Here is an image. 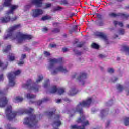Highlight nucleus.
Returning <instances> with one entry per match:
<instances>
[{
  "label": "nucleus",
  "mask_w": 129,
  "mask_h": 129,
  "mask_svg": "<svg viewBox=\"0 0 129 129\" xmlns=\"http://www.w3.org/2000/svg\"><path fill=\"white\" fill-rule=\"evenodd\" d=\"M83 45H84V43L83 42H80L79 43H78L77 45V47H78V48H81V47H82V46H83Z\"/></svg>",
  "instance_id": "obj_40"
},
{
  "label": "nucleus",
  "mask_w": 129,
  "mask_h": 129,
  "mask_svg": "<svg viewBox=\"0 0 129 129\" xmlns=\"http://www.w3.org/2000/svg\"><path fill=\"white\" fill-rule=\"evenodd\" d=\"M44 55L46 57H48V56H50V53H49V52L45 51L44 52Z\"/></svg>",
  "instance_id": "obj_46"
},
{
  "label": "nucleus",
  "mask_w": 129,
  "mask_h": 129,
  "mask_svg": "<svg viewBox=\"0 0 129 129\" xmlns=\"http://www.w3.org/2000/svg\"><path fill=\"white\" fill-rule=\"evenodd\" d=\"M126 28H127V29H129V24L126 25Z\"/></svg>",
  "instance_id": "obj_64"
},
{
  "label": "nucleus",
  "mask_w": 129,
  "mask_h": 129,
  "mask_svg": "<svg viewBox=\"0 0 129 129\" xmlns=\"http://www.w3.org/2000/svg\"><path fill=\"white\" fill-rule=\"evenodd\" d=\"M21 74V70H17L15 72L9 73L7 77L9 79V84L10 86H15L16 84V76Z\"/></svg>",
  "instance_id": "obj_7"
},
{
  "label": "nucleus",
  "mask_w": 129,
  "mask_h": 129,
  "mask_svg": "<svg viewBox=\"0 0 129 129\" xmlns=\"http://www.w3.org/2000/svg\"><path fill=\"white\" fill-rule=\"evenodd\" d=\"M61 100L60 99H58L57 100H56V103H61Z\"/></svg>",
  "instance_id": "obj_54"
},
{
  "label": "nucleus",
  "mask_w": 129,
  "mask_h": 129,
  "mask_svg": "<svg viewBox=\"0 0 129 129\" xmlns=\"http://www.w3.org/2000/svg\"><path fill=\"white\" fill-rule=\"evenodd\" d=\"M120 16L121 17H123L124 18H125V19H127V18H129V15L127 14H125L124 13H121L120 14Z\"/></svg>",
  "instance_id": "obj_38"
},
{
  "label": "nucleus",
  "mask_w": 129,
  "mask_h": 129,
  "mask_svg": "<svg viewBox=\"0 0 129 129\" xmlns=\"http://www.w3.org/2000/svg\"><path fill=\"white\" fill-rule=\"evenodd\" d=\"M31 4L35 5V6H37V7H42L43 0H32Z\"/></svg>",
  "instance_id": "obj_15"
},
{
  "label": "nucleus",
  "mask_w": 129,
  "mask_h": 129,
  "mask_svg": "<svg viewBox=\"0 0 129 129\" xmlns=\"http://www.w3.org/2000/svg\"><path fill=\"white\" fill-rule=\"evenodd\" d=\"M22 87L25 88V89L33 90L34 92H38V91H39V88H40V86L33 84V81L31 79L28 80L26 83L23 84Z\"/></svg>",
  "instance_id": "obj_6"
},
{
  "label": "nucleus",
  "mask_w": 129,
  "mask_h": 129,
  "mask_svg": "<svg viewBox=\"0 0 129 129\" xmlns=\"http://www.w3.org/2000/svg\"><path fill=\"white\" fill-rule=\"evenodd\" d=\"M31 7H32V5L30 4V5H27L26 6V8L27 9H29V8H31Z\"/></svg>",
  "instance_id": "obj_58"
},
{
  "label": "nucleus",
  "mask_w": 129,
  "mask_h": 129,
  "mask_svg": "<svg viewBox=\"0 0 129 129\" xmlns=\"http://www.w3.org/2000/svg\"><path fill=\"white\" fill-rule=\"evenodd\" d=\"M96 16L98 19H99V20H101V18H102V16L101 15H100L98 13H96Z\"/></svg>",
  "instance_id": "obj_43"
},
{
  "label": "nucleus",
  "mask_w": 129,
  "mask_h": 129,
  "mask_svg": "<svg viewBox=\"0 0 129 129\" xmlns=\"http://www.w3.org/2000/svg\"><path fill=\"white\" fill-rule=\"evenodd\" d=\"M26 97L28 98V99H32L33 98H35L36 95L28 93L27 94Z\"/></svg>",
  "instance_id": "obj_25"
},
{
  "label": "nucleus",
  "mask_w": 129,
  "mask_h": 129,
  "mask_svg": "<svg viewBox=\"0 0 129 129\" xmlns=\"http://www.w3.org/2000/svg\"><path fill=\"white\" fill-rule=\"evenodd\" d=\"M48 30L49 29L47 27H44L42 29L43 32H48Z\"/></svg>",
  "instance_id": "obj_47"
},
{
  "label": "nucleus",
  "mask_w": 129,
  "mask_h": 129,
  "mask_svg": "<svg viewBox=\"0 0 129 129\" xmlns=\"http://www.w3.org/2000/svg\"><path fill=\"white\" fill-rule=\"evenodd\" d=\"M53 32H54L55 33H59L60 29L55 28V29H54Z\"/></svg>",
  "instance_id": "obj_44"
},
{
  "label": "nucleus",
  "mask_w": 129,
  "mask_h": 129,
  "mask_svg": "<svg viewBox=\"0 0 129 129\" xmlns=\"http://www.w3.org/2000/svg\"><path fill=\"white\" fill-rule=\"evenodd\" d=\"M43 10L40 9H36L32 10V17L33 18H38L39 16L43 15Z\"/></svg>",
  "instance_id": "obj_11"
},
{
  "label": "nucleus",
  "mask_w": 129,
  "mask_h": 129,
  "mask_svg": "<svg viewBox=\"0 0 129 129\" xmlns=\"http://www.w3.org/2000/svg\"><path fill=\"white\" fill-rule=\"evenodd\" d=\"M107 72L109 73H113L114 72V69L112 68H108Z\"/></svg>",
  "instance_id": "obj_35"
},
{
  "label": "nucleus",
  "mask_w": 129,
  "mask_h": 129,
  "mask_svg": "<svg viewBox=\"0 0 129 129\" xmlns=\"http://www.w3.org/2000/svg\"><path fill=\"white\" fill-rule=\"evenodd\" d=\"M18 64V65H19L20 66H21V65H23V64H24V61L22 60V61H20Z\"/></svg>",
  "instance_id": "obj_53"
},
{
  "label": "nucleus",
  "mask_w": 129,
  "mask_h": 129,
  "mask_svg": "<svg viewBox=\"0 0 129 129\" xmlns=\"http://www.w3.org/2000/svg\"><path fill=\"white\" fill-rule=\"evenodd\" d=\"M44 77H43V75H40L38 76V78L36 80V83H39V82H41L43 80V79Z\"/></svg>",
  "instance_id": "obj_27"
},
{
  "label": "nucleus",
  "mask_w": 129,
  "mask_h": 129,
  "mask_svg": "<svg viewBox=\"0 0 129 129\" xmlns=\"http://www.w3.org/2000/svg\"><path fill=\"white\" fill-rule=\"evenodd\" d=\"M10 61H14L15 60V54L13 53H10L8 57Z\"/></svg>",
  "instance_id": "obj_26"
},
{
  "label": "nucleus",
  "mask_w": 129,
  "mask_h": 129,
  "mask_svg": "<svg viewBox=\"0 0 129 129\" xmlns=\"http://www.w3.org/2000/svg\"><path fill=\"white\" fill-rule=\"evenodd\" d=\"M108 114V109H106V110L105 109L101 110L100 111V117L101 118H103V117H105L106 115Z\"/></svg>",
  "instance_id": "obj_16"
},
{
  "label": "nucleus",
  "mask_w": 129,
  "mask_h": 129,
  "mask_svg": "<svg viewBox=\"0 0 129 129\" xmlns=\"http://www.w3.org/2000/svg\"><path fill=\"white\" fill-rule=\"evenodd\" d=\"M50 85V81L49 80H46L44 84V88H47L48 87V86Z\"/></svg>",
  "instance_id": "obj_30"
},
{
  "label": "nucleus",
  "mask_w": 129,
  "mask_h": 129,
  "mask_svg": "<svg viewBox=\"0 0 129 129\" xmlns=\"http://www.w3.org/2000/svg\"><path fill=\"white\" fill-rule=\"evenodd\" d=\"M113 24H114V26H115V27H116V26H117V25H118V21H114L113 22Z\"/></svg>",
  "instance_id": "obj_49"
},
{
  "label": "nucleus",
  "mask_w": 129,
  "mask_h": 129,
  "mask_svg": "<svg viewBox=\"0 0 129 129\" xmlns=\"http://www.w3.org/2000/svg\"><path fill=\"white\" fill-rule=\"evenodd\" d=\"M61 61H62L61 58H50L49 59V64L47 68L52 75H56V74H58V72H62L63 73H67L69 71L66 69V67L62 65L58 67L55 66V64L60 63Z\"/></svg>",
  "instance_id": "obj_3"
},
{
  "label": "nucleus",
  "mask_w": 129,
  "mask_h": 129,
  "mask_svg": "<svg viewBox=\"0 0 129 129\" xmlns=\"http://www.w3.org/2000/svg\"><path fill=\"white\" fill-rule=\"evenodd\" d=\"M26 58V54H22L21 56L22 60H24Z\"/></svg>",
  "instance_id": "obj_55"
},
{
  "label": "nucleus",
  "mask_w": 129,
  "mask_h": 129,
  "mask_svg": "<svg viewBox=\"0 0 129 129\" xmlns=\"http://www.w3.org/2000/svg\"><path fill=\"white\" fill-rule=\"evenodd\" d=\"M8 92V88L1 91V107H5L8 104V99L6 97V94Z\"/></svg>",
  "instance_id": "obj_8"
},
{
  "label": "nucleus",
  "mask_w": 129,
  "mask_h": 129,
  "mask_svg": "<svg viewBox=\"0 0 129 129\" xmlns=\"http://www.w3.org/2000/svg\"><path fill=\"white\" fill-rule=\"evenodd\" d=\"M124 123L125 125L127 126L129 125V118H126L124 119Z\"/></svg>",
  "instance_id": "obj_34"
},
{
  "label": "nucleus",
  "mask_w": 129,
  "mask_h": 129,
  "mask_svg": "<svg viewBox=\"0 0 129 129\" xmlns=\"http://www.w3.org/2000/svg\"><path fill=\"white\" fill-rule=\"evenodd\" d=\"M119 33H124V29H120L119 30Z\"/></svg>",
  "instance_id": "obj_60"
},
{
  "label": "nucleus",
  "mask_w": 129,
  "mask_h": 129,
  "mask_svg": "<svg viewBox=\"0 0 129 129\" xmlns=\"http://www.w3.org/2000/svg\"><path fill=\"white\" fill-rule=\"evenodd\" d=\"M124 35V33H115L113 36V39H116V38H118V37H120L121 36H123Z\"/></svg>",
  "instance_id": "obj_22"
},
{
  "label": "nucleus",
  "mask_w": 129,
  "mask_h": 129,
  "mask_svg": "<svg viewBox=\"0 0 129 129\" xmlns=\"http://www.w3.org/2000/svg\"><path fill=\"white\" fill-rule=\"evenodd\" d=\"M104 25V23L102 21H100L99 23V26H103Z\"/></svg>",
  "instance_id": "obj_56"
},
{
  "label": "nucleus",
  "mask_w": 129,
  "mask_h": 129,
  "mask_svg": "<svg viewBox=\"0 0 129 129\" xmlns=\"http://www.w3.org/2000/svg\"><path fill=\"white\" fill-rule=\"evenodd\" d=\"M109 121L107 122V123H106V127H108V126H109Z\"/></svg>",
  "instance_id": "obj_61"
},
{
  "label": "nucleus",
  "mask_w": 129,
  "mask_h": 129,
  "mask_svg": "<svg viewBox=\"0 0 129 129\" xmlns=\"http://www.w3.org/2000/svg\"><path fill=\"white\" fill-rule=\"evenodd\" d=\"M7 66H8V64L7 63H4L2 62H1V70H5V69H6Z\"/></svg>",
  "instance_id": "obj_28"
},
{
  "label": "nucleus",
  "mask_w": 129,
  "mask_h": 129,
  "mask_svg": "<svg viewBox=\"0 0 129 129\" xmlns=\"http://www.w3.org/2000/svg\"><path fill=\"white\" fill-rule=\"evenodd\" d=\"M49 100H50V99L49 98H45L43 99L42 100H40L36 102V104H37V105L40 106V105H41V104H43V103H44V102H47V101H49Z\"/></svg>",
  "instance_id": "obj_17"
},
{
  "label": "nucleus",
  "mask_w": 129,
  "mask_h": 129,
  "mask_svg": "<svg viewBox=\"0 0 129 129\" xmlns=\"http://www.w3.org/2000/svg\"><path fill=\"white\" fill-rule=\"evenodd\" d=\"M63 9H64V8L61 6H57V7L54 8L52 9V12L55 13V12H57V11H61V10H63Z\"/></svg>",
  "instance_id": "obj_24"
},
{
  "label": "nucleus",
  "mask_w": 129,
  "mask_h": 129,
  "mask_svg": "<svg viewBox=\"0 0 129 129\" xmlns=\"http://www.w3.org/2000/svg\"><path fill=\"white\" fill-rule=\"evenodd\" d=\"M64 101H66L67 102H70V101H71L70 99H69L67 98H64Z\"/></svg>",
  "instance_id": "obj_52"
},
{
  "label": "nucleus",
  "mask_w": 129,
  "mask_h": 129,
  "mask_svg": "<svg viewBox=\"0 0 129 129\" xmlns=\"http://www.w3.org/2000/svg\"><path fill=\"white\" fill-rule=\"evenodd\" d=\"M109 16H110L111 17H113L114 18H115V17H117V14H116L114 13H111L109 14Z\"/></svg>",
  "instance_id": "obj_41"
},
{
  "label": "nucleus",
  "mask_w": 129,
  "mask_h": 129,
  "mask_svg": "<svg viewBox=\"0 0 129 129\" xmlns=\"http://www.w3.org/2000/svg\"><path fill=\"white\" fill-rule=\"evenodd\" d=\"M33 111H34V109L29 108V109H23L21 112H12V106H8L5 110V113L9 120H12L17 115H22L24 113L29 114L30 117L24 119V125L28 126V127L36 128L37 124H38V117L32 113Z\"/></svg>",
  "instance_id": "obj_1"
},
{
  "label": "nucleus",
  "mask_w": 129,
  "mask_h": 129,
  "mask_svg": "<svg viewBox=\"0 0 129 129\" xmlns=\"http://www.w3.org/2000/svg\"><path fill=\"white\" fill-rule=\"evenodd\" d=\"M24 100V99L22 97L17 96L14 99V102L18 103L19 102H22Z\"/></svg>",
  "instance_id": "obj_19"
},
{
  "label": "nucleus",
  "mask_w": 129,
  "mask_h": 129,
  "mask_svg": "<svg viewBox=\"0 0 129 129\" xmlns=\"http://www.w3.org/2000/svg\"><path fill=\"white\" fill-rule=\"evenodd\" d=\"M92 104V99L91 98H89L85 101H83L77 106L76 108H74L73 110V112H79L81 115V117L78 119L77 122L78 123H82L81 126H78L77 125L71 126V129H85L86 125H89V123L88 121L85 120V116L83 114V111L82 110V107H89Z\"/></svg>",
  "instance_id": "obj_2"
},
{
  "label": "nucleus",
  "mask_w": 129,
  "mask_h": 129,
  "mask_svg": "<svg viewBox=\"0 0 129 129\" xmlns=\"http://www.w3.org/2000/svg\"><path fill=\"white\" fill-rule=\"evenodd\" d=\"M51 6H52L51 3H45L44 9H48L49 8H51Z\"/></svg>",
  "instance_id": "obj_33"
},
{
  "label": "nucleus",
  "mask_w": 129,
  "mask_h": 129,
  "mask_svg": "<svg viewBox=\"0 0 129 129\" xmlns=\"http://www.w3.org/2000/svg\"><path fill=\"white\" fill-rule=\"evenodd\" d=\"M19 28H21V24H19L17 25H15L13 26H12L10 27L8 29L9 33H12L14 32V31L17 30V29H19Z\"/></svg>",
  "instance_id": "obj_14"
},
{
  "label": "nucleus",
  "mask_w": 129,
  "mask_h": 129,
  "mask_svg": "<svg viewBox=\"0 0 129 129\" xmlns=\"http://www.w3.org/2000/svg\"><path fill=\"white\" fill-rule=\"evenodd\" d=\"M86 77H87V74L86 73H81L80 75L78 76L77 79L80 85L83 86L86 83V81H85Z\"/></svg>",
  "instance_id": "obj_9"
},
{
  "label": "nucleus",
  "mask_w": 129,
  "mask_h": 129,
  "mask_svg": "<svg viewBox=\"0 0 129 129\" xmlns=\"http://www.w3.org/2000/svg\"><path fill=\"white\" fill-rule=\"evenodd\" d=\"M11 49V45H8L6 47V49H4L3 50V52H5V53H7L8 52V51Z\"/></svg>",
  "instance_id": "obj_37"
},
{
  "label": "nucleus",
  "mask_w": 129,
  "mask_h": 129,
  "mask_svg": "<svg viewBox=\"0 0 129 129\" xmlns=\"http://www.w3.org/2000/svg\"><path fill=\"white\" fill-rule=\"evenodd\" d=\"M95 36H96L97 38H100V39H102L106 42V44H109L108 43V38L107 37V36L105 35L104 33H97L95 34Z\"/></svg>",
  "instance_id": "obj_12"
},
{
  "label": "nucleus",
  "mask_w": 129,
  "mask_h": 129,
  "mask_svg": "<svg viewBox=\"0 0 129 129\" xmlns=\"http://www.w3.org/2000/svg\"><path fill=\"white\" fill-rule=\"evenodd\" d=\"M50 46L51 48H56V47H57V45L55 44H50Z\"/></svg>",
  "instance_id": "obj_45"
},
{
  "label": "nucleus",
  "mask_w": 129,
  "mask_h": 129,
  "mask_svg": "<svg viewBox=\"0 0 129 129\" xmlns=\"http://www.w3.org/2000/svg\"><path fill=\"white\" fill-rule=\"evenodd\" d=\"M80 27L78 25H74L69 30V33H80Z\"/></svg>",
  "instance_id": "obj_13"
},
{
  "label": "nucleus",
  "mask_w": 129,
  "mask_h": 129,
  "mask_svg": "<svg viewBox=\"0 0 129 129\" xmlns=\"http://www.w3.org/2000/svg\"><path fill=\"white\" fill-rule=\"evenodd\" d=\"M7 127H8V129H16V128H13L12 126H11V124H10L7 125Z\"/></svg>",
  "instance_id": "obj_50"
},
{
  "label": "nucleus",
  "mask_w": 129,
  "mask_h": 129,
  "mask_svg": "<svg viewBox=\"0 0 129 129\" xmlns=\"http://www.w3.org/2000/svg\"><path fill=\"white\" fill-rule=\"evenodd\" d=\"M55 92H57L58 94L61 95V94H63V93L65 92V89L63 88L57 89L56 86H53L51 88L50 90V93H55Z\"/></svg>",
  "instance_id": "obj_10"
},
{
  "label": "nucleus",
  "mask_w": 129,
  "mask_h": 129,
  "mask_svg": "<svg viewBox=\"0 0 129 129\" xmlns=\"http://www.w3.org/2000/svg\"><path fill=\"white\" fill-rule=\"evenodd\" d=\"M117 90H118V92H121L123 89H124V87L123 85H121L120 84H118L116 86Z\"/></svg>",
  "instance_id": "obj_20"
},
{
  "label": "nucleus",
  "mask_w": 129,
  "mask_h": 129,
  "mask_svg": "<svg viewBox=\"0 0 129 129\" xmlns=\"http://www.w3.org/2000/svg\"><path fill=\"white\" fill-rule=\"evenodd\" d=\"M60 5H68V1L67 0H61L59 2Z\"/></svg>",
  "instance_id": "obj_32"
},
{
  "label": "nucleus",
  "mask_w": 129,
  "mask_h": 129,
  "mask_svg": "<svg viewBox=\"0 0 129 129\" xmlns=\"http://www.w3.org/2000/svg\"><path fill=\"white\" fill-rule=\"evenodd\" d=\"M122 51H123L126 55H129V47L128 46H123L122 48Z\"/></svg>",
  "instance_id": "obj_21"
},
{
  "label": "nucleus",
  "mask_w": 129,
  "mask_h": 129,
  "mask_svg": "<svg viewBox=\"0 0 129 129\" xmlns=\"http://www.w3.org/2000/svg\"><path fill=\"white\" fill-rule=\"evenodd\" d=\"M25 51H30V48H28V47H25Z\"/></svg>",
  "instance_id": "obj_62"
},
{
  "label": "nucleus",
  "mask_w": 129,
  "mask_h": 129,
  "mask_svg": "<svg viewBox=\"0 0 129 129\" xmlns=\"http://www.w3.org/2000/svg\"><path fill=\"white\" fill-rule=\"evenodd\" d=\"M91 47L93 49H99V45H98V44H97L95 43H92L91 45Z\"/></svg>",
  "instance_id": "obj_29"
},
{
  "label": "nucleus",
  "mask_w": 129,
  "mask_h": 129,
  "mask_svg": "<svg viewBox=\"0 0 129 129\" xmlns=\"http://www.w3.org/2000/svg\"><path fill=\"white\" fill-rule=\"evenodd\" d=\"M33 38H34V37L30 35L17 33L16 35H15L12 33H9L4 37V40H8V39L17 40L18 43H23L25 40H32Z\"/></svg>",
  "instance_id": "obj_5"
},
{
  "label": "nucleus",
  "mask_w": 129,
  "mask_h": 129,
  "mask_svg": "<svg viewBox=\"0 0 129 129\" xmlns=\"http://www.w3.org/2000/svg\"><path fill=\"white\" fill-rule=\"evenodd\" d=\"M113 104V100H111L105 103V106L108 107L111 106Z\"/></svg>",
  "instance_id": "obj_23"
},
{
  "label": "nucleus",
  "mask_w": 129,
  "mask_h": 129,
  "mask_svg": "<svg viewBox=\"0 0 129 129\" xmlns=\"http://www.w3.org/2000/svg\"><path fill=\"white\" fill-rule=\"evenodd\" d=\"M12 0H5L4 3V7H10V10L6 12V15L7 16L2 17L1 19V22L2 23H9V22H15L18 19V16H15L14 17H11L9 15H14V11L16 9H18V5H12Z\"/></svg>",
  "instance_id": "obj_4"
},
{
  "label": "nucleus",
  "mask_w": 129,
  "mask_h": 129,
  "mask_svg": "<svg viewBox=\"0 0 129 129\" xmlns=\"http://www.w3.org/2000/svg\"><path fill=\"white\" fill-rule=\"evenodd\" d=\"M62 51L63 52H67V51H68V49L67 48H62Z\"/></svg>",
  "instance_id": "obj_59"
},
{
  "label": "nucleus",
  "mask_w": 129,
  "mask_h": 129,
  "mask_svg": "<svg viewBox=\"0 0 129 129\" xmlns=\"http://www.w3.org/2000/svg\"><path fill=\"white\" fill-rule=\"evenodd\" d=\"M98 57L99 58H100V59H104V58H105L106 56H105V55L104 54H99Z\"/></svg>",
  "instance_id": "obj_39"
},
{
  "label": "nucleus",
  "mask_w": 129,
  "mask_h": 129,
  "mask_svg": "<svg viewBox=\"0 0 129 129\" xmlns=\"http://www.w3.org/2000/svg\"><path fill=\"white\" fill-rule=\"evenodd\" d=\"M77 76V74H74L72 76V78H75Z\"/></svg>",
  "instance_id": "obj_63"
},
{
  "label": "nucleus",
  "mask_w": 129,
  "mask_h": 129,
  "mask_svg": "<svg viewBox=\"0 0 129 129\" xmlns=\"http://www.w3.org/2000/svg\"><path fill=\"white\" fill-rule=\"evenodd\" d=\"M118 25L119 26H120V27H123V23L121 22H119Z\"/></svg>",
  "instance_id": "obj_51"
},
{
  "label": "nucleus",
  "mask_w": 129,
  "mask_h": 129,
  "mask_svg": "<svg viewBox=\"0 0 129 129\" xmlns=\"http://www.w3.org/2000/svg\"><path fill=\"white\" fill-rule=\"evenodd\" d=\"M97 111L95 109H92V113H95Z\"/></svg>",
  "instance_id": "obj_57"
},
{
  "label": "nucleus",
  "mask_w": 129,
  "mask_h": 129,
  "mask_svg": "<svg viewBox=\"0 0 129 129\" xmlns=\"http://www.w3.org/2000/svg\"><path fill=\"white\" fill-rule=\"evenodd\" d=\"M77 93V90L76 88H72L69 92H68V95L71 96H73V95H75Z\"/></svg>",
  "instance_id": "obj_18"
},
{
  "label": "nucleus",
  "mask_w": 129,
  "mask_h": 129,
  "mask_svg": "<svg viewBox=\"0 0 129 129\" xmlns=\"http://www.w3.org/2000/svg\"><path fill=\"white\" fill-rule=\"evenodd\" d=\"M117 80H118V77H113L111 79V82H116V81H117Z\"/></svg>",
  "instance_id": "obj_36"
},
{
  "label": "nucleus",
  "mask_w": 129,
  "mask_h": 129,
  "mask_svg": "<svg viewBox=\"0 0 129 129\" xmlns=\"http://www.w3.org/2000/svg\"><path fill=\"white\" fill-rule=\"evenodd\" d=\"M73 51L76 55H81V52L80 51H78V50H76L75 49H74Z\"/></svg>",
  "instance_id": "obj_42"
},
{
  "label": "nucleus",
  "mask_w": 129,
  "mask_h": 129,
  "mask_svg": "<svg viewBox=\"0 0 129 129\" xmlns=\"http://www.w3.org/2000/svg\"><path fill=\"white\" fill-rule=\"evenodd\" d=\"M4 79H5V77H4L3 74L1 75V81H3Z\"/></svg>",
  "instance_id": "obj_48"
},
{
  "label": "nucleus",
  "mask_w": 129,
  "mask_h": 129,
  "mask_svg": "<svg viewBox=\"0 0 129 129\" xmlns=\"http://www.w3.org/2000/svg\"><path fill=\"white\" fill-rule=\"evenodd\" d=\"M51 19V17H49L48 16H43L41 18L42 21H46V20H50Z\"/></svg>",
  "instance_id": "obj_31"
}]
</instances>
